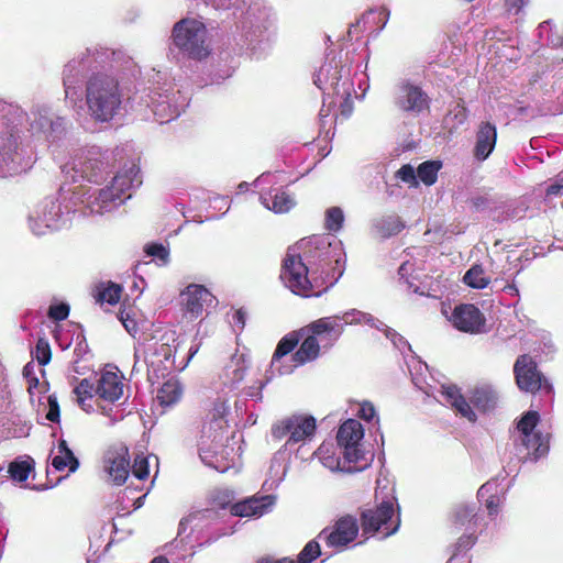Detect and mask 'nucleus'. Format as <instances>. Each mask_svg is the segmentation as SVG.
I'll return each mask as SVG.
<instances>
[{
	"label": "nucleus",
	"instance_id": "1",
	"mask_svg": "<svg viewBox=\"0 0 563 563\" xmlns=\"http://www.w3.org/2000/svg\"><path fill=\"white\" fill-rule=\"evenodd\" d=\"M66 180L76 184L80 180L98 184L107 174V165L97 148L77 154L71 162L63 167ZM142 184L140 168L136 164H125L110 185L101 189H92L86 185H63L56 197L42 200L29 216V227L36 235L66 227L70 214L80 211L82 214H103L121 206L131 195L125 194Z\"/></svg>",
	"mask_w": 563,
	"mask_h": 563
},
{
	"label": "nucleus",
	"instance_id": "2",
	"mask_svg": "<svg viewBox=\"0 0 563 563\" xmlns=\"http://www.w3.org/2000/svg\"><path fill=\"white\" fill-rule=\"evenodd\" d=\"M24 130L33 137L53 143L64 134L65 119L45 104H36L26 113L18 104L0 100V177L31 167L33 148Z\"/></svg>",
	"mask_w": 563,
	"mask_h": 563
},
{
	"label": "nucleus",
	"instance_id": "3",
	"mask_svg": "<svg viewBox=\"0 0 563 563\" xmlns=\"http://www.w3.org/2000/svg\"><path fill=\"white\" fill-rule=\"evenodd\" d=\"M344 263L341 241L313 236L288 249L280 279L295 295L318 297L342 276Z\"/></svg>",
	"mask_w": 563,
	"mask_h": 563
},
{
	"label": "nucleus",
	"instance_id": "4",
	"mask_svg": "<svg viewBox=\"0 0 563 563\" xmlns=\"http://www.w3.org/2000/svg\"><path fill=\"white\" fill-rule=\"evenodd\" d=\"M123 92L115 78L104 73H97L87 82L86 102L91 117L108 122L121 110Z\"/></svg>",
	"mask_w": 563,
	"mask_h": 563
},
{
	"label": "nucleus",
	"instance_id": "5",
	"mask_svg": "<svg viewBox=\"0 0 563 563\" xmlns=\"http://www.w3.org/2000/svg\"><path fill=\"white\" fill-rule=\"evenodd\" d=\"M170 38L172 45L186 58L203 60L211 54V37L200 19L185 18L176 22Z\"/></svg>",
	"mask_w": 563,
	"mask_h": 563
},
{
	"label": "nucleus",
	"instance_id": "6",
	"mask_svg": "<svg viewBox=\"0 0 563 563\" xmlns=\"http://www.w3.org/2000/svg\"><path fill=\"white\" fill-rule=\"evenodd\" d=\"M142 101L152 109L159 123L178 118L188 104V98L175 90L167 80V74L159 70L153 75V87Z\"/></svg>",
	"mask_w": 563,
	"mask_h": 563
},
{
	"label": "nucleus",
	"instance_id": "7",
	"mask_svg": "<svg viewBox=\"0 0 563 563\" xmlns=\"http://www.w3.org/2000/svg\"><path fill=\"white\" fill-rule=\"evenodd\" d=\"M341 328L335 319H318L300 330L306 335L295 354L291 355L294 368L314 361L320 349H330L340 339Z\"/></svg>",
	"mask_w": 563,
	"mask_h": 563
},
{
	"label": "nucleus",
	"instance_id": "8",
	"mask_svg": "<svg viewBox=\"0 0 563 563\" xmlns=\"http://www.w3.org/2000/svg\"><path fill=\"white\" fill-rule=\"evenodd\" d=\"M350 75V67L330 59L320 67L313 80L324 95L333 93L339 99L340 113L343 118H349L353 110L352 93L355 90Z\"/></svg>",
	"mask_w": 563,
	"mask_h": 563
},
{
	"label": "nucleus",
	"instance_id": "9",
	"mask_svg": "<svg viewBox=\"0 0 563 563\" xmlns=\"http://www.w3.org/2000/svg\"><path fill=\"white\" fill-rule=\"evenodd\" d=\"M388 493L382 496L379 504L372 509L362 512V527L365 533L380 532L384 538L396 533L400 527L399 507L396 505L394 488L382 487V479H377L376 498L383 495V489Z\"/></svg>",
	"mask_w": 563,
	"mask_h": 563
},
{
	"label": "nucleus",
	"instance_id": "10",
	"mask_svg": "<svg viewBox=\"0 0 563 563\" xmlns=\"http://www.w3.org/2000/svg\"><path fill=\"white\" fill-rule=\"evenodd\" d=\"M538 422L539 413L528 411L517 424L519 441L517 450L526 460L537 461L549 452V434L537 430Z\"/></svg>",
	"mask_w": 563,
	"mask_h": 563
},
{
	"label": "nucleus",
	"instance_id": "11",
	"mask_svg": "<svg viewBox=\"0 0 563 563\" xmlns=\"http://www.w3.org/2000/svg\"><path fill=\"white\" fill-rule=\"evenodd\" d=\"M85 57L74 58L65 65L64 68V88H65V97L70 101H76L80 98V92L78 90L79 84L82 81L85 73L87 70H95L101 66L104 60L109 57V52L107 49H95L91 52L87 49Z\"/></svg>",
	"mask_w": 563,
	"mask_h": 563
},
{
	"label": "nucleus",
	"instance_id": "12",
	"mask_svg": "<svg viewBox=\"0 0 563 563\" xmlns=\"http://www.w3.org/2000/svg\"><path fill=\"white\" fill-rule=\"evenodd\" d=\"M393 103L406 118L416 119L429 110L430 98L419 85L402 79L395 85Z\"/></svg>",
	"mask_w": 563,
	"mask_h": 563
},
{
	"label": "nucleus",
	"instance_id": "13",
	"mask_svg": "<svg viewBox=\"0 0 563 563\" xmlns=\"http://www.w3.org/2000/svg\"><path fill=\"white\" fill-rule=\"evenodd\" d=\"M317 429L316 419L306 413H295L283 418L272 428V435L277 440L287 438L286 446L305 443L310 440Z\"/></svg>",
	"mask_w": 563,
	"mask_h": 563
},
{
	"label": "nucleus",
	"instance_id": "14",
	"mask_svg": "<svg viewBox=\"0 0 563 563\" xmlns=\"http://www.w3.org/2000/svg\"><path fill=\"white\" fill-rule=\"evenodd\" d=\"M199 456L205 465L224 473L239 464L241 448L234 449L228 443L223 444V440L219 438L216 440L214 437L202 438Z\"/></svg>",
	"mask_w": 563,
	"mask_h": 563
},
{
	"label": "nucleus",
	"instance_id": "15",
	"mask_svg": "<svg viewBox=\"0 0 563 563\" xmlns=\"http://www.w3.org/2000/svg\"><path fill=\"white\" fill-rule=\"evenodd\" d=\"M176 342L175 332L165 333L162 342H156L152 347L150 357H144L146 374L150 382L164 377L175 366L174 355L176 346L170 345Z\"/></svg>",
	"mask_w": 563,
	"mask_h": 563
},
{
	"label": "nucleus",
	"instance_id": "16",
	"mask_svg": "<svg viewBox=\"0 0 563 563\" xmlns=\"http://www.w3.org/2000/svg\"><path fill=\"white\" fill-rule=\"evenodd\" d=\"M364 437V430L357 420L349 419L341 424L336 434V443L343 450L345 462H355L363 464L368 460L361 449V441Z\"/></svg>",
	"mask_w": 563,
	"mask_h": 563
},
{
	"label": "nucleus",
	"instance_id": "17",
	"mask_svg": "<svg viewBox=\"0 0 563 563\" xmlns=\"http://www.w3.org/2000/svg\"><path fill=\"white\" fill-rule=\"evenodd\" d=\"M218 512L212 509H205L190 514L185 520L179 523V533L186 532L189 527L192 532L202 534L199 545L216 541L227 532L218 528Z\"/></svg>",
	"mask_w": 563,
	"mask_h": 563
},
{
	"label": "nucleus",
	"instance_id": "18",
	"mask_svg": "<svg viewBox=\"0 0 563 563\" xmlns=\"http://www.w3.org/2000/svg\"><path fill=\"white\" fill-rule=\"evenodd\" d=\"M180 306L190 320L202 316L206 308L213 305L216 297L202 285L190 284L180 292Z\"/></svg>",
	"mask_w": 563,
	"mask_h": 563
},
{
	"label": "nucleus",
	"instance_id": "19",
	"mask_svg": "<svg viewBox=\"0 0 563 563\" xmlns=\"http://www.w3.org/2000/svg\"><path fill=\"white\" fill-rule=\"evenodd\" d=\"M341 454L343 455V450L333 442H323L314 452V455L318 457L321 464L331 472H358L368 465L367 461H365L363 464L345 462L344 456L343 460H341Z\"/></svg>",
	"mask_w": 563,
	"mask_h": 563
},
{
	"label": "nucleus",
	"instance_id": "20",
	"mask_svg": "<svg viewBox=\"0 0 563 563\" xmlns=\"http://www.w3.org/2000/svg\"><path fill=\"white\" fill-rule=\"evenodd\" d=\"M103 470L115 485L125 483L129 472V450L125 445L110 448L103 456Z\"/></svg>",
	"mask_w": 563,
	"mask_h": 563
},
{
	"label": "nucleus",
	"instance_id": "21",
	"mask_svg": "<svg viewBox=\"0 0 563 563\" xmlns=\"http://www.w3.org/2000/svg\"><path fill=\"white\" fill-rule=\"evenodd\" d=\"M514 372L517 385L521 390L536 393L542 388V375L537 369V364L529 355H521L517 358Z\"/></svg>",
	"mask_w": 563,
	"mask_h": 563
},
{
	"label": "nucleus",
	"instance_id": "22",
	"mask_svg": "<svg viewBox=\"0 0 563 563\" xmlns=\"http://www.w3.org/2000/svg\"><path fill=\"white\" fill-rule=\"evenodd\" d=\"M358 533V525L354 517H342L336 521L331 531L323 530L319 539L325 541L329 547L343 548L352 542Z\"/></svg>",
	"mask_w": 563,
	"mask_h": 563
},
{
	"label": "nucleus",
	"instance_id": "23",
	"mask_svg": "<svg viewBox=\"0 0 563 563\" xmlns=\"http://www.w3.org/2000/svg\"><path fill=\"white\" fill-rule=\"evenodd\" d=\"M247 369V357L243 353L233 354L220 375L222 391L230 393L236 390L244 380Z\"/></svg>",
	"mask_w": 563,
	"mask_h": 563
},
{
	"label": "nucleus",
	"instance_id": "24",
	"mask_svg": "<svg viewBox=\"0 0 563 563\" xmlns=\"http://www.w3.org/2000/svg\"><path fill=\"white\" fill-rule=\"evenodd\" d=\"M210 421L208 426V431L205 432L203 438L210 439L214 437L220 440H229L228 429H229V416H230V407L228 405V399L218 397L213 402V406L210 410Z\"/></svg>",
	"mask_w": 563,
	"mask_h": 563
},
{
	"label": "nucleus",
	"instance_id": "25",
	"mask_svg": "<svg viewBox=\"0 0 563 563\" xmlns=\"http://www.w3.org/2000/svg\"><path fill=\"white\" fill-rule=\"evenodd\" d=\"M451 321L453 325L463 332L478 333L485 325V318L474 305H460L454 309Z\"/></svg>",
	"mask_w": 563,
	"mask_h": 563
},
{
	"label": "nucleus",
	"instance_id": "26",
	"mask_svg": "<svg viewBox=\"0 0 563 563\" xmlns=\"http://www.w3.org/2000/svg\"><path fill=\"white\" fill-rule=\"evenodd\" d=\"M275 503V497L264 495L253 497L230 506V514L235 517H261L268 512Z\"/></svg>",
	"mask_w": 563,
	"mask_h": 563
},
{
	"label": "nucleus",
	"instance_id": "27",
	"mask_svg": "<svg viewBox=\"0 0 563 563\" xmlns=\"http://www.w3.org/2000/svg\"><path fill=\"white\" fill-rule=\"evenodd\" d=\"M437 399L453 409L456 410L462 417L468 421L474 422L476 420V413L472 409L471 405L461 395L460 389L454 385H442L439 390Z\"/></svg>",
	"mask_w": 563,
	"mask_h": 563
},
{
	"label": "nucleus",
	"instance_id": "28",
	"mask_svg": "<svg viewBox=\"0 0 563 563\" xmlns=\"http://www.w3.org/2000/svg\"><path fill=\"white\" fill-rule=\"evenodd\" d=\"M96 395L98 399L113 404L123 395V383L113 372H104L97 379Z\"/></svg>",
	"mask_w": 563,
	"mask_h": 563
},
{
	"label": "nucleus",
	"instance_id": "29",
	"mask_svg": "<svg viewBox=\"0 0 563 563\" xmlns=\"http://www.w3.org/2000/svg\"><path fill=\"white\" fill-rule=\"evenodd\" d=\"M272 25L271 10L265 7L254 5L246 13L243 29L246 30L249 36H260Z\"/></svg>",
	"mask_w": 563,
	"mask_h": 563
},
{
	"label": "nucleus",
	"instance_id": "30",
	"mask_svg": "<svg viewBox=\"0 0 563 563\" xmlns=\"http://www.w3.org/2000/svg\"><path fill=\"white\" fill-rule=\"evenodd\" d=\"M262 205L275 213H286L296 205L294 197L283 188H274L261 194Z\"/></svg>",
	"mask_w": 563,
	"mask_h": 563
},
{
	"label": "nucleus",
	"instance_id": "31",
	"mask_svg": "<svg viewBox=\"0 0 563 563\" xmlns=\"http://www.w3.org/2000/svg\"><path fill=\"white\" fill-rule=\"evenodd\" d=\"M298 342L299 333L297 332L289 333L279 341L271 362L273 371H276L280 375L290 374L292 372L294 364L289 366L283 365L282 360L296 347Z\"/></svg>",
	"mask_w": 563,
	"mask_h": 563
},
{
	"label": "nucleus",
	"instance_id": "32",
	"mask_svg": "<svg viewBox=\"0 0 563 563\" xmlns=\"http://www.w3.org/2000/svg\"><path fill=\"white\" fill-rule=\"evenodd\" d=\"M322 319H335L336 323L341 328L340 336L344 332L345 324L354 325V324L365 323L372 328H376L377 330H380L382 327H384V323L380 320L374 318L369 313H366V312L357 310V309H351L341 314L323 317Z\"/></svg>",
	"mask_w": 563,
	"mask_h": 563
},
{
	"label": "nucleus",
	"instance_id": "33",
	"mask_svg": "<svg viewBox=\"0 0 563 563\" xmlns=\"http://www.w3.org/2000/svg\"><path fill=\"white\" fill-rule=\"evenodd\" d=\"M497 139V132L495 125L489 122H484L479 125L476 135V145L474 148V155L477 159L484 161L493 152Z\"/></svg>",
	"mask_w": 563,
	"mask_h": 563
},
{
	"label": "nucleus",
	"instance_id": "34",
	"mask_svg": "<svg viewBox=\"0 0 563 563\" xmlns=\"http://www.w3.org/2000/svg\"><path fill=\"white\" fill-rule=\"evenodd\" d=\"M504 494L505 488L499 487L497 479L488 481L483 484L477 492V496L484 501L489 516H496L498 514Z\"/></svg>",
	"mask_w": 563,
	"mask_h": 563
},
{
	"label": "nucleus",
	"instance_id": "35",
	"mask_svg": "<svg viewBox=\"0 0 563 563\" xmlns=\"http://www.w3.org/2000/svg\"><path fill=\"white\" fill-rule=\"evenodd\" d=\"M52 466L58 472L68 468L70 473L79 467L78 459L63 439L58 441L56 449L52 452Z\"/></svg>",
	"mask_w": 563,
	"mask_h": 563
},
{
	"label": "nucleus",
	"instance_id": "36",
	"mask_svg": "<svg viewBox=\"0 0 563 563\" xmlns=\"http://www.w3.org/2000/svg\"><path fill=\"white\" fill-rule=\"evenodd\" d=\"M76 402L86 412H92L95 410L96 385L88 378L81 379L73 390Z\"/></svg>",
	"mask_w": 563,
	"mask_h": 563
},
{
	"label": "nucleus",
	"instance_id": "37",
	"mask_svg": "<svg viewBox=\"0 0 563 563\" xmlns=\"http://www.w3.org/2000/svg\"><path fill=\"white\" fill-rule=\"evenodd\" d=\"M498 395L489 385H482L472 391L471 401L481 411H488L497 405Z\"/></svg>",
	"mask_w": 563,
	"mask_h": 563
},
{
	"label": "nucleus",
	"instance_id": "38",
	"mask_svg": "<svg viewBox=\"0 0 563 563\" xmlns=\"http://www.w3.org/2000/svg\"><path fill=\"white\" fill-rule=\"evenodd\" d=\"M183 396V387L177 379H168L157 390L156 400L164 407L177 404Z\"/></svg>",
	"mask_w": 563,
	"mask_h": 563
},
{
	"label": "nucleus",
	"instance_id": "39",
	"mask_svg": "<svg viewBox=\"0 0 563 563\" xmlns=\"http://www.w3.org/2000/svg\"><path fill=\"white\" fill-rule=\"evenodd\" d=\"M404 228L405 224L398 216H385L374 222L376 234L383 239L398 234Z\"/></svg>",
	"mask_w": 563,
	"mask_h": 563
},
{
	"label": "nucleus",
	"instance_id": "40",
	"mask_svg": "<svg viewBox=\"0 0 563 563\" xmlns=\"http://www.w3.org/2000/svg\"><path fill=\"white\" fill-rule=\"evenodd\" d=\"M34 468V462L31 457L16 459L9 464L8 473L15 482H25Z\"/></svg>",
	"mask_w": 563,
	"mask_h": 563
},
{
	"label": "nucleus",
	"instance_id": "41",
	"mask_svg": "<svg viewBox=\"0 0 563 563\" xmlns=\"http://www.w3.org/2000/svg\"><path fill=\"white\" fill-rule=\"evenodd\" d=\"M463 282L476 289H483L489 284V277L481 265H473L464 275Z\"/></svg>",
	"mask_w": 563,
	"mask_h": 563
},
{
	"label": "nucleus",
	"instance_id": "42",
	"mask_svg": "<svg viewBox=\"0 0 563 563\" xmlns=\"http://www.w3.org/2000/svg\"><path fill=\"white\" fill-rule=\"evenodd\" d=\"M442 167L440 161H428L422 163L417 169V176L427 186H431L437 181L438 173Z\"/></svg>",
	"mask_w": 563,
	"mask_h": 563
},
{
	"label": "nucleus",
	"instance_id": "43",
	"mask_svg": "<svg viewBox=\"0 0 563 563\" xmlns=\"http://www.w3.org/2000/svg\"><path fill=\"white\" fill-rule=\"evenodd\" d=\"M477 507L472 505H459L453 515L454 525L459 528L471 525L472 520L476 517Z\"/></svg>",
	"mask_w": 563,
	"mask_h": 563
},
{
	"label": "nucleus",
	"instance_id": "44",
	"mask_svg": "<svg viewBox=\"0 0 563 563\" xmlns=\"http://www.w3.org/2000/svg\"><path fill=\"white\" fill-rule=\"evenodd\" d=\"M121 292V286L113 283H109L99 291L98 300L101 302H107L109 305H115L120 300Z\"/></svg>",
	"mask_w": 563,
	"mask_h": 563
},
{
	"label": "nucleus",
	"instance_id": "45",
	"mask_svg": "<svg viewBox=\"0 0 563 563\" xmlns=\"http://www.w3.org/2000/svg\"><path fill=\"white\" fill-rule=\"evenodd\" d=\"M344 214L341 208L332 207L325 212V228L329 231L336 232L342 228Z\"/></svg>",
	"mask_w": 563,
	"mask_h": 563
},
{
	"label": "nucleus",
	"instance_id": "46",
	"mask_svg": "<svg viewBox=\"0 0 563 563\" xmlns=\"http://www.w3.org/2000/svg\"><path fill=\"white\" fill-rule=\"evenodd\" d=\"M539 35L541 37H545L547 42L551 44L553 47H563V34L558 35L552 32V21L548 20L540 23Z\"/></svg>",
	"mask_w": 563,
	"mask_h": 563
},
{
	"label": "nucleus",
	"instance_id": "47",
	"mask_svg": "<svg viewBox=\"0 0 563 563\" xmlns=\"http://www.w3.org/2000/svg\"><path fill=\"white\" fill-rule=\"evenodd\" d=\"M153 457L157 462L156 456H145L143 453L137 454L134 457V463L132 466V473L133 475L139 479H145L147 478L150 471H148V460Z\"/></svg>",
	"mask_w": 563,
	"mask_h": 563
},
{
	"label": "nucleus",
	"instance_id": "48",
	"mask_svg": "<svg viewBox=\"0 0 563 563\" xmlns=\"http://www.w3.org/2000/svg\"><path fill=\"white\" fill-rule=\"evenodd\" d=\"M321 554L320 545L317 541H309L298 555V560H292V563H311Z\"/></svg>",
	"mask_w": 563,
	"mask_h": 563
},
{
	"label": "nucleus",
	"instance_id": "49",
	"mask_svg": "<svg viewBox=\"0 0 563 563\" xmlns=\"http://www.w3.org/2000/svg\"><path fill=\"white\" fill-rule=\"evenodd\" d=\"M380 331H384L386 338L389 339L393 345L401 353H405L406 350L409 352L411 351V346L407 342V340H405V338L397 333L394 329L388 328L387 325L384 324Z\"/></svg>",
	"mask_w": 563,
	"mask_h": 563
},
{
	"label": "nucleus",
	"instance_id": "50",
	"mask_svg": "<svg viewBox=\"0 0 563 563\" xmlns=\"http://www.w3.org/2000/svg\"><path fill=\"white\" fill-rule=\"evenodd\" d=\"M52 352L48 342L45 339H38L35 346V358L38 365H46L49 363Z\"/></svg>",
	"mask_w": 563,
	"mask_h": 563
},
{
	"label": "nucleus",
	"instance_id": "51",
	"mask_svg": "<svg viewBox=\"0 0 563 563\" xmlns=\"http://www.w3.org/2000/svg\"><path fill=\"white\" fill-rule=\"evenodd\" d=\"M147 255L156 257L166 264L168 262V250L163 244H150L145 249Z\"/></svg>",
	"mask_w": 563,
	"mask_h": 563
},
{
	"label": "nucleus",
	"instance_id": "52",
	"mask_svg": "<svg viewBox=\"0 0 563 563\" xmlns=\"http://www.w3.org/2000/svg\"><path fill=\"white\" fill-rule=\"evenodd\" d=\"M69 314V306L67 303L53 305L48 309V317L56 321L65 320Z\"/></svg>",
	"mask_w": 563,
	"mask_h": 563
},
{
	"label": "nucleus",
	"instance_id": "53",
	"mask_svg": "<svg viewBox=\"0 0 563 563\" xmlns=\"http://www.w3.org/2000/svg\"><path fill=\"white\" fill-rule=\"evenodd\" d=\"M266 384H267V380L266 382L256 380L254 384L244 388V395L246 397H250L252 399L261 401L263 399L262 390Z\"/></svg>",
	"mask_w": 563,
	"mask_h": 563
},
{
	"label": "nucleus",
	"instance_id": "54",
	"mask_svg": "<svg viewBox=\"0 0 563 563\" xmlns=\"http://www.w3.org/2000/svg\"><path fill=\"white\" fill-rule=\"evenodd\" d=\"M47 406L48 410L45 415L46 419L52 422H57L59 420V405L56 396L49 395L47 397Z\"/></svg>",
	"mask_w": 563,
	"mask_h": 563
},
{
	"label": "nucleus",
	"instance_id": "55",
	"mask_svg": "<svg viewBox=\"0 0 563 563\" xmlns=\"http://www.w3.org/2000/svg\"><path fill=\"white\" fill-rule=\"evenodd\" d=\"M144 357H150V355L145 354V350H143L141 347V345L136 346L135 351H134V364H133V368H132L133 373H140L143 371L146 372V365L144 362Z\"/></svg>",
	"mask_w": 563,
	"mask_h": 563
},
{
	"label": "nucleus",
	"instance_id": "56",
	"mask_svg": "<svg viewBox=\"0 0 563 563\" xmlns=\"http://www.w3.org/2000/svg\"><path fill=\"white\" fill-rule=\"evenodd\" d=\"M357 415L360 418H362L363 420L365 421H371L373 420L374 418H376V410L373 406V404H371L369 401H363L361 405H360V408H358V411H357Z\"/></svg>",
	"mask_w": 563,
	"mask_h": 563
},
{
	"label": "nucleus",
	"instance_id": "57",
	"mask_svg": "<svg viewBox=\"0 0 563 563\" xmlns=\"http://www.w3.org/2000/svg\"><path fill=\"white\" fill-rule=\"evenodd\" d=\"M119 319L122 322L124 329L131 334L135 335L137 332V323L136 321L130 317L128 312L121 311L119 314Z\"/></svg>",
	"mask_w": 563,
	"mask_h": 563
},
{
	"label": "nucleus",
	"instance_id": "58",
	"mask_svg": "<svg viewBox=\"0 0 563 563\" xmlns=\"http://www.w3.org/2000/svg\"><path fill=\"white\" fill-rule=\"evenodd\" d=\"M412 272H413V264H411L409 262H404L398 269L399 279L404 280L409 287L412 286V283L409 279Z\"/></svg>",
	"mask_w": 563,
	"mask_h": 563
},
{
	"label": "nucleus",
	"instance_id": "59",
	"mask_svg": "<svg viewBox=\"0 0 563 563\" xmlns=\"http://www.w3.org/2000/svg\"><path fill=\"white\" fill-rule=\"evenodd\" d=\"M397 174L399 178L406 183L413 181L417 177V172L410 165L402 166Z\"/></svg>",
	"mask_w": 563,
	"mask_h": 563
},
{
	"label": "nucleus",
	"instance_id": "60",
	"mask_svg": "<svg viewBox=\"0 0 563 563\" xmlns=\"http://www.w3.org/2000/svg\"><path fill=\"white\" fill-rule=\"evenodd\" d=\"M475 543V537L473 533L464 534L461 538H459L456 542L457 551H464L470 549Z\"/></svg>",
	"mask_w": 563,
	"mask_h": 563
},
{
	"label": "nucleus",
	"instance_id": "61",
	"mask_svg": "<svg viewBox=\"0 0 563 563\" xmlns=\"http://www.w3.org/2000/svg\"><path fill=\"white\" fill-rule=\"evenodd\" d=\"M548 196H562L563 195V178L551 184L547 189Z\"/></svg>",
	"mask_w": 563,
	"mask_h": 563
},
{
	"label": "nucleus",
	"instance_id": "62",
	"mask_svg": "<svg viewBox=\"0 0 563 563\" xmlns=\"http://www.w3.org/2000/svg\"><path fill=\"white\" fill-rule=\"evenodd\" d=\"M451 114L457 120V124H462L466 120V109L461 104H456L451 111Z\"/></svg>",
	"mask_w": 563,
	"mask_h": 563
},
{
	"label": "nucleus",
	"instance_id": "63",
	"mask_svg": "<svg viewBox=\"0 0 563 563\" xmlns=\"http://www.w3.org/2000/svg\"><path fill=\"white\" fill-rule=\"evenodd\" d=\"M234 327L242 330L245 325V312L242 309L236 310L232 316Z\"/></svg>",
	"mask_w": 563,
	"mask_h": 563
},
{
	"label": "nucleus",
	"instance_id": "64",
	"mask_svg": "<svg viewBox=\"0 0 563 563\" xmlns=\"http://www.w3.org/2000/svg\"><path fill=\"white\" fill-rule=\"evenodd\" d=\"M526 4V0H506V5L509 11L518 13L520 9Z\"/></svg>",
	"mask_w": 563,
	"mask_h": 563
}]
</instances>
